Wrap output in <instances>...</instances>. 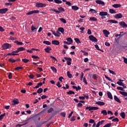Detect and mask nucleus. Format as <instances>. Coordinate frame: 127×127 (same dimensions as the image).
I'll return each mask as SVG.
<instances>
[{
    "label": "nucleus",
    "instance_id": "nucleus-15",
    "mask_svg": "<svg viewBox=\"0 0 127 127\" xmlns=\"http://www.w3.org/2000/svg\"><path fill=\"white\" fill-rule=\"evenodd\" d=\"M95 104L96 105H98V106H105V103L104 102L97 101Z\"/></svg>",
    "mask_w": 127,
    "mask_h": 127
},
{
    "label": "nucleus",
    "instance_id": "nucleus-63",
    "mask_svg": "<svg viewBox=\"0 0 127 127\" xmlns=\"http://www.w3.org/2000/svg\"><path fill=\"white\" fill-rule=\"evenodd\" d=\"M28 76L30 79H33V78H34V75L33 74H30Z\"/></svg>",
    "mask_w": 127,
    "mask_h": 127
},
{
    "label": "nucleus",
    "instance_id": "nucleus-19",
    "mask_svg": "<svg viewBox=\"0 0 127 127\" xmlns=\"http://www.w3.org/2000/svg\"><path fill=\"white\" fill-rule=\"evenodd\" d=\"M63 1L64 2H65V4L67 5H68V6H71L72 5V4H71V2L70 1H67V0H63Z\"/></svg>",
    "mask_w": 127,
    "mask_h": 127
},
{
    "label": "nucleus",
    "instance_id": "nucleus-51",
    "mask_svg": "<svg viewBox=\"0 0 127 127\" xmlns=\"http://www.w3.org/2000/svg\"><path fill=\"white\" fill-rule=\"evenodd\" d=\"M32 58L34 59H40V57L34 55L32 56Z\"/></svg>",
    "mask_w": 127,
    "mask_h": 127
},
{
    "label": "nucleus",
    "instance_id": "nucleus-22",
    "mask_svg": "<svg viewBox=\"0 0 127 127\" xmlns=\"http://www.w3.org/2000/svg\"><path fill=\"white\" fill-rule=\"evenodd\" d=\"M112 6L115 7V8H118V7H121L122 5L121 4H113Z\"/></svg>",
    "mask_w": 127,
    "mask_h": 127
},
{
    "label": "nucleus",
    "instance_id": "nucleus-12",
    "mask_svg": "<svg viewBox=\"0 0 127 127\" xmlns=\"http://www.w3.org/2000/svg\"><path fill=\"white\" fill-rule=\"evenodd\" d=\"M96 3H97V4H101V5H105V2L101 0H96Z\"/></svg>",
    "mask_w": 127,
    "mask_h": 127
},
{
    "label": "nucleus",
    "instance_id": "nucleus-42",
    "mask_svg": "<svg viewBox=\"0 0 127 127\" xmlns=\"http://www.w3.org/2000/svg\"><path fill=\"white\" fill-rule=\"evenodd\" d=\"M12 102L14 105H17L18 104H19V102L17 100H14L12 101Z\"/></svg>",
    "mask_w": 127,
    "mask_h": 127
},
{
    "label": "nucleus",
    "instance_id": "nucleus-58",
    "mask_svg": "<svg viewBox=\"0 0 127 127\" xmlns=\"http://www.w3.org/2000/svg\"><path fill=\"white\" fill-rule=\"evenodd\" d=\"M22 69H23V67L21 66H18L15 68V70H21Z\"/></svg>",
    "mask_w": 127,
    "mask_h": 127
},
{
    "label": "nucleus",
    "instance_id": "nucleus-33",
    "mask_svg": "<svg viewBox=\"0 0 127 127\" xmlns=\"http://www.w3.org/2000/svg\"><path fill=\"white\" fill-rule=\"evenodd\" d=\"M59 31H60L61 33H63V34H64V28L61 27L58 28Z\"/></svg>",
    "mask_w": 127,
    "mask_h": 127
},
{
    "label": "nucleus",
    "instance_id": "nucleus-55",
    "mask_svg": "<svg viewBox=\"0 0 127 127\" xmlns=\"http://www.w3.org/2000/svg\"><path fill=\"white\" fill-rule=\"evenodd\" d=\"M112 122H114V123H117L119 122V119L118 118H115L112 119Z\"/></svg>",
    "mask_w": 127,
    "mask_h": 127
},
{
    "label": "nucleus",
    "instance_id": "nucleus-61",
    "mask_svg": "<svg viewBox=\"0 0 127 127\" xmlns=\"http://www.w3.org/2000/svg\"><path fill=\"white\" fill-rule=\"evenodd\" d=\"M89 123V124H94V123H95V120L93 119H90Z\"/></svg>",
    "mask_w": 127,
    "mask_h": 127
},
{
    "label": "nucleus",
    "instance_id": "nucleus-29",
    "mask_svg": "<svg viewBox=\"0 0 127 127\" xmlns=\"http://www.w3.org/2000/svg\"><path fill=\"white\" fill-rule=\"evenodd\" d=\"M66 94H67V95H75V92L69 90L68 92H66Z\"/></svg>",
    "mask_w": 127,
    "mask_h": 127
},
{
    "label": "nucleus",
    "instance_id": "nucleus-46",
    "mask_svg": "<svg viewBox=\"0 0 127 127\" xmlns=\"http://www.w3.org/2000/svg\"><path fill=\"white\" fill-rule=\"evenodd\" d=\"M5 116V113H3V114H2L0 116V121H1L2 119H3V117Z\"/></svg>",
    "mask_w": 127,
    "mask_h": 127
},
{
    "label": "nucleus",
    "instance_id": "nucleus-53",
    "mask_svg": "<svg viewBox=\"0 0 127 127\" xmlns=\"http://www.w3.org/2000/svg\"><path fill=\"white\" fill-rule=\"evenodd\" d=\"M8 77L9 79H12V74L11 72H9L8 75Z\"/></svg>",
    "mask_w": 127,
    "mask_h": 127
},
{
    "label": "nucleus",
    "instance_id": "nucleus-24",
    "mask_svg": "<svg viewBox=\"0 0 127 127\" xmlns=\"http://www.w3.org/2000/svg\"><path fill=\"white\" fill-rule=\"evenodd\" d=\"M107 96L109 99H111V100H113V95H112V93L111 92H107Z\"/></svg>",
    "mask_w": 127,
    "mask_h": 127
},
{
    "label": "nucleus",
    "instance_id": "nucleus-47",
    "mask_svg": "<svg viewBox=\"0 0 127 127\" xmlns=\"http://www.w3.org/2000/svg\"><path fill=\"white\" fill-rule=\"evenodd\" d=\"M64 59H65V60H66V61H72V59H71L70 58L64 57Z\"/></svg>",
    "mask_w": 127,
    "mask_h": 127
},
{
    "label": "nucleus",
    "instance_id": "nucleus-57",
    "mask_svg": "<svg viewBox=\"0 0 127 127\" xmlns=\"http://www.w3.org/2000/svg\"><path fill=\"white\" fill-rule=\"evenodd\" d=\"M9 61L10 62H11V63H14V62H16V61L14 60V59H11V58L9 59Z\"/></svg>",
    "mask_w": 127,
    "mask_h": 127
},
{
    "label": "nucleus",
    "instance_id": "nucleus-1",
    "mask_svg": "<svg viewBox=\"0 0 127 127\" xmlns=\"http://www.w3.org/2000/svg\"><path fill=\"white\" fill-rule=\"evenodd\" d=\"M47 4L40 2H37L35 3L36 7H38V8H42V7H46Z\"/></svg>",
    "mask_w": 127,
    "mask_h": 127
},
{
    "label": "nucleus",
    "instance_id": "nucleus-13",
    "mask_svg": "<svg viewBox=\"0 0 127 127\" xmlns=\"http://www.w3.org/2000/svg\"><path fill=\"white\" fill-rule=\"evenodd\" d=\"M25 51V48L23 47H20L16 50V52L18 53V52H20L21 51Z\"/></svg>",
    "mask_w": 127,
    "mask_h": 127
},
{
    "label": "nucleus",
    "instance_id": "nucleus-14",
    "mask_svg": "<svg viewBox=\"0 0 127 127\" xmlns=\"http://www.w3.org/2000/svg\"><path fill=\"white\" fill-rule=\"evenodd\" d=\"M104 123H105L104 120H102L101 121L99 122L97 124L96 127H99L100 126H102V125H103V124H104Z\"/></svg>",
    "mask_w": 127,
    "mask_h": 127
},
{
    "label": "nucleus",
    "instance_id": "nucleus-9",
    "mask_svg": "<svg viewBox=\"0 0 127 127\" xmlns=\"http://www.w3.org/2000/svg\"><path fill=\"white\" fill-rule=\"evenodd\" d=\"M119 24H120V26H122V27H123V28H127V24H126V22H125L124 21L119 22Z\"/></svg>",
    "mask_w": 127,
    "mask_h": 127
},
{
    "label": "nucleus",
    "instance_id": "nucleus-64",
    "mask_svg": "<svg viewBox=\"0 0 127 127\" xmlns=\"http://www.w3.org/2000/svg\"><path fill=\"white\" fill-rule=\"evenodd\" d=\"M123 58H124V62H125L126 64H127V59L125 57H123Z\"/></svg>",
    "mask_w": 127,
    "mask_h": 127
},
{
    "label": "nucleus",
    "instance_id": "nucleus-17",
    "mask_svg": "<svg viewBox=\"0 0 127 127\" xmlns=\"http://www.w3.org/2000/svg\"><path fill=\"white\" fill-rule=\"evenodd\" d=\"M52 43L54 45H59V44H60V42H59V41H58V40L52 41Z\"/></svg>",
    "mask_w": 127,
    "mask_h": 127
},
{
    "label": "nucleus",
    "instance_id": "nucleus-59",
    "mask_svg": "<svg viewBox=\"0 0 127 127\" xmlns=\"http://www.w3.org/2000/svg\"><path fill=\"white\" fill-rule=\"evenodd\" d=\"M75 118H76L75 116H73L71 119H70V121L71 122H75V121H76V119H75Z\"/></svg>",
    "mask_w": 127,
    "mask_h": 127
},
{
    "label": "nucleus",
    "instance_id": "nucleus-2",
    "mask_svg": "<svg viewBox=\"0 0 127 127\" xmlns=\"http://www.w3.org/2000/svg\"><path fill=\"white\" fill-rule=\"evenodd\" d=\"M58 9L59 10H57L56 9L53 8L51 9V10H52V11H54L56 13H60L61 12H64L65 11V9H64V8L62 7H59L58 8Z\"/></svg>",
    "mask_w": 127,
    "mask_h": 127
},
{
    "label": "nucleus",
    "instance_id": "nucleus-37",
    "mask_svg": "<svg viewBox=\"0 0 127 127\" xmlns=\"http://www.w3.org/2000/svg\"><path fill=\"white\" fill-rule=\"evenodd\" d=\"M14 43H16L17 44V45H22V44H23V43H22L21 42H19L18 41H15L14 42Z\"/></svg>",
    "mask_w": 127,
    "mask_h": 127
},
{
    "label": "nucleus",
    "instance_id": "nucleus-31",
    "mask_svg": "<svg viewBox=\"0 0 127 127\" xmlns=\"http://www.w3.org/2000/svg\"><path fill=\"white\" fill-rule=\"evenodd\" d=\"M120 116L122 119H126V114H125V112L120 113Z\"/></svg>",
    "mask_w": 127,
    "mask_h": 127
},
{
    "label": "nucleus",
    "instance_id": "nucleus-28",
    "mask_svg": "<svg viewBox=\"0 0 127 127\" xmlns=\"http://www.w3.org/2000/svg\"><path fill=\"white\" fill-rule=\"evenodd\" d=\"M101 114H102L103 116H107L108 112H107V110H104L101 111Z\"/></svg>",
    "mask_w": 127,
    "mask_h": 127
},
{
    "label": "nucleus",
    "instance_id": "nucleus-6",
    "mask_svg": "<svg viewBox=\"0 0 127 127\" xmlns=\"http://www.w3.org/2000/svg\"><path fill=\"white\" fill-rule=\"evenodd\" d=\"M34 13H39V10H35L30 11L26 13V15H31V14H34Z\"/></svg>",
    "mask_w": 127,
    "mask_h": 127
},
{
    "label": "nucleus",
    "instance_id": "nucleus-39",
    "mask_svg": "<svg viewBox=\"0 0 127 127\" xmlns=\"http://www.w3.org/2000/svg\"><path fill=\"white\" fill-rule=\"evenodd\" d=\"M42 92H43V89L40 88L37 91L38 94H41Z\"/></svg>",
    "mask_w": 127,
    "mask_h": 127
},
{
    "label": "nucleus",
    "instance_id": "nucleus-38",
    "mask_svg": "<svg viewBox=\"0 0 127 127\" xmlns=\"http://www.w3.org/2000/svg\"><path fill=\"white\" fill-rule=\"evenodd\" d=\"M89 20H92V21H97V18L95 17H90Z\"/></svg>",
    "mask_w": 127,
    "mask_h": 127
},
{
    "label": "nucleus",
    "instance_id": "nucleus-40",
    "mask_svg": "<svg viewBox=\"0 0 127 127\" xmlns=\"http://www.w3.org/2000/svg\"><path fill=\"white\" fill-rule=\"evenodd\" d=\"M54 1L56 3H57L58 4L62 3V1H61L60 0H54Z\"/></svg>",
    "mask_w": 127,
    "mask_h": 127
},
{
    "label": "nucleus",
    "instance_id": "nucleus-25",
    "mask_svg": "<svg viewBox=\"0 0 127 127\" xmlns=\"http://www.w3.org/2000/svg\"><path fill=\"white\" fill-rule=\"evenodd\" d=\"M51 32H52L53 34H54V35H55V36H56V37H60V35L57 34L55 31L51 30Z\"/></svg>",
    "mask_w": 127,
    "mask_h": 127
},
{
    "label": "nucleus",
    "instance_id": "nucleus-50",
    "mask_svg": "<svg viewBox=\"0 0 127 127\" xmlns=\"http://www.w3.org/2000/svg\"><path fill=\"white\" fill-rule=\"evenodd\" d=\"M94 46L97 50H99V51H102V50L100 49V48L99 47V46L98 45H95Z\"/></svg>",
    "mask_w": 127,
    "mask_h": 127
},
{
    "label": "nucleus",
    "instance_id": "nucleus-10",
    "mask_svg": "<svg viewBox=\"0 0 127 127\" xmlns=\"http://www.w3.org/2000/svg\"><path fill=\"white\" fill-rule=\"evenodd\" d=\"M103 33L104 34L105 37H109L108 35H110V32L106 30H103Z\"/></svg>",
    "mask_w": 127,
    "mask_h": 127
},
{
    "label": "nucleus",
    "instance_id": "nucleus-49",
    "mask_svg": "<svg viewBox=\"0 0 127 127\" xmlns=\"http://www.w3.org/2000/svg\"><path fill=\"white\" fill-rule=\"evenodd\" d=\"M117 90H120L121 91H125V89H124V88L121 86L117 87Z\"/></svg>",
    "mask_w": 127,
    "mask_h": 127
},
{
    "label": "nucleus",
    "instance_id": "nucleus-44",
    "mask_svg": "<svg viewBox=\"0 0 127 127\" xmlns=\"http://www.w3.org/2000/svg\"><path fill=\"white\" fill-rule=\"evenodd\" d=\"M60 20H61V21H62V22H63V23H66V20H65V19L64 18H60Z\"/></svg>",
    "mask_w": 127,
    "mask_h": 127
},
{
    "label": "nucleus",
    "instance_id": "nucleus-26",
    "mask_svg": "<svg viewBox=\"0 0 127 127\" xmlns=\"http://www.w3.org/2000/svg\"><path fill=\"white\" fill-rule=\"evenodd\" d=\"M67 41L69 43V44H72L73 43V40L71 38H67L66 39Z\"/></svg>",
    "mask_w": 127,
    "mask_h": 127
},
{
    "label": "nucleus",
    "instance_id": "nucleus-7",
    "mask_svg": "<svg viewBox=\"0 0 127 127\" xmlns=\"http://www.w3.org/2000/svg\"><path fill=\"white\" fill-rule=\"evenodd\" d=\"M11 47V45L6 43L2 46V49H8Z\"/></svg>",
    "mask_w": 127,
    "mask_h": 127
},
{
    "label": "nucleus",
    "instance_id": "nucleus-45",
    "mask_svg": "<svg viewBox=\"0 0 127 127\" xmlns=\"http://www.w3.org/2000/svg\"><path fill=\"white\" fill-rule=\"evenodd\" d=\"M74 41H75V42H76V43H78V44L81 43V41L78 38H75Z\"/></svg>",
    "mask_w": 127,
    "mask_h": 127
},
{
    "label": "nucleus",
    "instance_id": "nucleus-60",
    "mask_svg": "<svg viewBox=\"0 0 127 127\" xmlns=\"http://www.w3.org/2000/svg\"><path fill=\"white\" fill-rule=\"evenodd\" d=\"M97 74H93V78L94 79V80H97L98 79V76H97Z\"/></svg>",
    "mask_w": 127,
    "mask_h": 127
},
{
    "label": "nucleus",
    "instance_id": "nucleus-16",
    "mask_svg": "<svg viewBox=\"0 0 127 127\" xmlns=\"http://www.w3.org/2000/svg\"><path fill=\"white\" fill-rule=\"evenodd\" d=\"M124 80L123 79H119V81L117 82L118 85H119V86H123L124 85Z\"/></svg>",
    "mask_w": 127,
    "mask_h": 127
},
{
    "label": "nucleus",
    "instance_id": "nucleus-32",
    "mask_svg": "<svg viewBox=\"0 0 127 127\" xmlns=\"http://www.w3.org/2000/svg\"><path fill=\"white\" fill-rule=\"evenodd\" d=\"M89 12H91V13H97V11L93 8H91L89 10Z\"/></svg>",
    "mask_w": 127,
    "mask_h": 127
},
{
    "label": "nucleus",
    "instance_id": "nucleus-34",
    "mask_svg": "<svg viewBox=\"0 0 127 127\" xmlns=\"http://www.w3.org/2000/svg\"><path fill=\"white\" fill-rule=\"evenodd\" d=\"M109 12L110 13H117V11H116V10H114V9H110Z\"/></svg>",
    "mask_w": 127,
    "mask_h": 127
},
{
    "label": "nucleus",
    "instance_id": "nucleus-3",
    "mask_svg": "<svg viewBox=\"0 0 127 127\" xmlns=\"http://www.w3.org/2000/svg\"><path fill=\"white\" fill-rule=\"evenodd\" d=\"M85 110H88L89 111H97V110H99V107L89 106L86 107Z\"/></svg>",
    "mask_w": 127,
    "mask_h": 127
},
{
    "label": "nucleus",
    "instance_id": "nucleus-27",
    "mask_svg": "<svg viewBox=\"0 0 127 127\" xmlns=\"http://www.w3.org/2000/svg\"><path fill=\"white\" fill-rule=\"evenodd\" d=\"M119 93L123 96H125V97H127V92L125 91H120Z\"/></svg>",
    "mask_w": 127,
    "mask_h": 127
},
{
    "label": "nucleus",
    "instance_id": "nucleus-11",
    "mask_svg": "<svg viewBox=\"0 0 127 127\" xmlns=\"http://www.w3.org/2000/svg\"><path fill=\"white\" fill-rule=\"evenodd\" d=\"M122 17H123V14H122V13H119V14H116L114 16V18L118 19L120 18H122Z\"/></svg>",
    "mask_w": 127,
    "mask_h": 127
},
{
    "label": "nucleus",
    "instance_id": "nucleus-30",
    "mask_svg": "<svg viewBox=\"0 0 127 127\" xmlns=\"http://www.w3.org/2000/svg\"><path fill=\"white\" fill-rule=\"evenodd\" d=\"M51 69L54 73H57V69L54 66H51Z\"/></svg>",
    "mask_w": 127,
    "mask_h": 127
},
{
    "label": "nucleus",
    "instance_id": "nucleus-48",
    "mask_svg": "<svg viewBox=\"0 0 127 127\" xmlns=\"http://www.w3.org/2000/svg\"><path fill=\"white\" fill-rule=\"evenodd\" d=\"M81 52H82V53H83V55H85V56L89 55V53H88V52H85L84 51H81Z\"/></svg>",
    "mask_w": 127,
    "mask_h": 127
},
{
    "label": "nucleus",
    "instance_id": "nucleus-54",
    "mask_svg": "<svg viewBox=\"0 0 127 127\" xmlns=\"http://www.w3.org/2000/svg\"><path fill=\"white\" fill-rule=\"evenodd\" d=\"M109 72L111 74H112V75H116V73L115 72V71H114L113 70H112L111 69H109Z\"/></svg>",
    "mask_w": 127,
    "mask_h": 127
},
{
    "label": "nucleus",
    "instance_id": "nucleus-4",
    "mask_svg": "<svg viewBox=\"0 0 127 127\" xmlns=\"http://www.w3.org/2000/svg\"><path fill=\"white\" fill-rule=\"evenodd\" d=\"M99 15L102 17V19L106 18V16L108 15V12L101 11L99 12Z\"/></svg>",
    "mask_w": 127,
    "mask_h": 127
},
{
    "label": "nucleus",
    "instance_id": "nucleus-21",
    "mask_svg": "<svg viewBox=\"0 0 127 127\" xmlns=\"http://www.w3.org/2000/svg\"><path fill=\"white\" fill-rule=\"evenodd\" d=\"M71 8L72 10L77 11L79 9V7L76 6V5H73L71 6Z\"/></svg>",
    "mask_w": 127,
    "mask_h": 127
},
{
    "label": "nucleus",
    "instance_id": "nucleus-56",
    "mask_svg": "<svg viewBox=\"0 0 127 127\" xmlns=\"http://www.w3.org/2000/svg\"><path fill=\"white\" fill-rule=\"evenodd\" d=\"M105 77L106 79H107L108 81H110V82H113V80L112 79H111L110 77H108L107 75H105Z\"/></svg>",
    "mask_w": 127,
    "mask_h": 127
},
{
    "label": "nucleus",
    "instance_id": "nucleus-36",
    "mask_svg": "<svg viewBox=\"0 0 127 127\" xmlns=\"http://www.w3.org/2000/svg\"><path fill=\"white\" fill-rule=\"evenodd\" d=\"M67 75L68 78H72V77H73V76L72 75V74H71V72H70V71H67Z\"/></svg>",
    "mask_w": 127,
    "mask_h": 127
},
{
    "label": "nucleus",
    "instance_id": "nucleus-18",
    "mask_svg": "<svg viewBox=\"0 0 127 127\" xmlns=\"http://www.w3.org/2000/svg\"><path fill=\"white\" fill-rule=\"evenodd\" d=\"M114 100L115 101H116V102H117V103H119V104H121L122 103V102L121 101V100H120L118 98V96H117V95H115L114 96Z\"/></svg>",
    "mask_w": 127,
    "mask_h": 127
},
{
    "label": "nucleus",
    "instance_id": "nucleus-41",
    "mask_svg": "<svg viewBox=\"0 0 127 127\" xmlns=\"http://www.w3.org/2000/svg\"><path fill=\"white\" fill-rule=\"evenodd\" d=\"M16 53H18V52H16V51H13L11 53V54L13 56H14L15 55H19L18 54H16Z\"/></svg>",
    "mask_w": 127,
    "mask_h": 127
},
{
    "label": "nucleus",
    "instance_id": "nucleus-62",
    "mask_svg": "<svg viewBox=\"0 0 127 127\" xmlns=\"http://www.w3.org/2000/svg\"><path fill=\"white\" fill-rule=\"evenodd\" d=\"M56 85L57 87H58L59 88H61L62 87L61 84L59 81L58 82Z\"/></svg>",
    "mask_w": 127,
    "mask_h": 127
},
{
    "label": "nucleus",
    "instance_id": "nucleus-8",
    "mask_svg": "<svg viewBox=\"0 0 127 127\" xmlns=\"http://www.w3.org/2000/svg\"><path fill=\"white\" fill-rule=\"evenodd\" d=\"M8 10V9L7 8L0 9V13L1 14H4V13H6Z\"/></svg>",
    "mask_w": 127,
    "mask_h": 127
},
{
    "label": "nucleus",
    "instance_id": "nucleus-20",
    "mask_svg": "<svg viewBox=\"0 0 127 127\" xmlns=\"http://www.w3.org/2000/svg\"><path fill=\"white\" fill-rule=\"evenodd\" d=\"M107 22H108L109 23H118V21L115 20H108Z\"/></svg>",
    "mask_w": 127,
    "mask_h": 127
},
{
    "label": "nucleus",
    "instance_id": "nucleus-52",
    "mask_svg": "<svg viewBox=\"0 0 127 127\" xmlns=\"http://www.w3.org/2000/svg\"><path fill=\"white\" fill-rule=\"evenodd\" d=\"M54 111V109L52 108H51L48 110V113H52V112H53Z\"/></svg>",
    "mask_w": 127,
    "mask_h": 127
},
{
    "label": "nucleus",
    "instance_id": "nucleus-35",
    "mask_svg": "<svg viewBox=\"0 0 127 127\" xmlns=\"http://www.w3.org/2000/svg\"><path fill=\"white\" fill-rule=\"evenodd\" d=\"M43 43L44 44H46V45H51V43L48 41H45Z\"/></svg>",
    "mask_w": 127,
    "mask_h": 127
},
{
    "label": "nucleus",
    "instance_id": "nucleus-23",
    "mask_svg": "<svg viewBox=\"0 0 127 127\" xmlns=\"http://www.w3.org/2000/svg\"><path fill=\"white\" fill-rule=\"evenodd\" d=\"M45 51L47 53H50V51H51V48L50 47H48L47 48L45 49Z\"/></svg>",
    "mask_w": 127,
    "mask_h": 127
},
{
    "label": "nucleus",
    "instance_id": "nucleus-43",
    "mask_svg": "<svg viewBox=\"0 0 127 127\" xmlns=\"http://www.w3.org/2000/svg\"><path fill=\"white\" fill-rule=\"evenodd\" d=\"M22 61L24 63H28V62H29V60L26 59H23Z\"/></svg>",
    "mask_w": 127,
    "mask_h": 127
},
{
    "label": "nucleus",
    "instance_id": "nucleus-5",
    "mask_svg": "<svg viewBox=\"0 0 127 127\" xmlns=\"http://www.w3.org/2000/svg\"><path fill=\"white\" fill-rule=\"evenodd\" d=\"M89 40L92 42H98V39L97 38L94 37L93 35H90L89 36Z\"/></svg>",
    "mask_w": 127,
    "mask_h": 127
}]
</instances>
